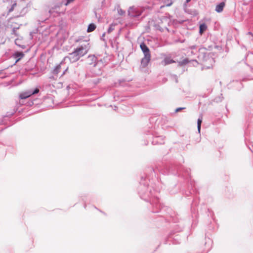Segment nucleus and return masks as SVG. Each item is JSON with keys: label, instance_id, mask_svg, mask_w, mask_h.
<instances>
[{"label": "nucleus", "instance_id": "f257e3e1", "mask_svg": "<svg viewBox=\"0 0 253 253\" xmlns=\"http://www.w3.org/2000/svg\"><path fill=\"white\" fill-rule=\"evenodd\" d=\"M88 44L81 45L76 48L73 52L70 54L69 59L71 62H75L85 55L88 50Z\"/></svg>", "mask_w": 253, "mask_h": 253}, {"label": "nucleus", "instance_id": "2eb2a0df", "mask_svg": "<svg viewBox=\"0 0 253 253\" xmlns=\"http://www.w3.org/2000/svg\"><path fill=\"white\" fill-rule=\"evenodd\" d=\"M39 92V89L38 88H36L34 91L31 92V93L33 94L38 93Z\"/></svg>", "mask_w": 253, "mask_h": 253}, {"label": "nucleus", "instance_id": "20e7f679", "mask_svg": "<svg viewBox=\"0 0 253 253\" xmlns=\"http://www.w3.org/2000/svg\"><path fill=\"white\" fill-rule=\"evenodd\" d=\"M140 47L142 50L144 55L146 54H151L149 48L144 43H142L140 44Z\"/></svg>", "mask_w": 253, "mask_h": 253}, {"label": "nucleus", "instance_id": "a211bd4d", "mask_svg": "<svg viewBox=\"0 0 253 253\" xmlns=\"http://www.w3.org/2000/svg\"><path fill=\"white\" fill-rule=\"evenodd\" d=\"M190 0H186V1H187V2H189Z\"/></svg>", "mask_w": 253, "mask_h": 253}, {"label": "nucleus", "instance_id": "f03ea898", "mask_svg": "<svg viewBox=\"0 0 253 253\" xmlns=\"http://www.w3.org/2000/svg\"><path fill=\"white\" fill-rule=\"evenodd\" d=\"M144 10V7H135L132 6L129 8L128 13L131 17H135L141 15Z\"/></svg>", "mask_w": 253, "mask_h": 253}, {"label": "nucleus", "instance_id": "423d86ee", "mask_svg": "<svg viewBox=\"0 0 253 253\" xmlns=\"http://www.w3.org/2000/svg\"><path fill=\"white\" fill-rule=\"evenodd\" d=\"M32 95V93H31V91H28L21 93L19 97L21 99H23L31 96Z\"/></svg>", "mask_w": 253, "mask_h": 253}, {"label": "nucleus", "instance_id": "ddd939ff", "mask_svg": "<svg viewBox=\"0 0 253 253\" xmlns=\"http://www.w3.org/2000/svg\"><path fill=\"white\" fill-rule=\"evenodd\" d=\"M61 69V66L60 65H57L54 69L53 73L57 74L59 72V70Z\"/></svg>", "mask_w": 253, "mask_h": 253}, {"label": "nucleus", "instance_id": "9d476101", "mask_svg": "<svg viewBox=\"0 0 253 253\" xmlns=\"http://www.w3.org/2000/svg\"><path fill=\"white\" fill-rule=\"evenodd\" d=\"M189 62V61L188 59L185 58L183 60H182L180 61H179L178 63V65L179 66H183V65H185L188 64Z\"/></svg>", "mask_w": 253, "mask_h": 253}, {"label": "nucleus", "instance_id": "f8f14e48", "mask_svg": "<svg viewBox=\"0 0 253 253\" xmlns=\"http://www.w3.org/2000/svg\"><path fill=\"white\" fill-rule=\"evenodd\" d=\"M202 122V120L201 119H198V121H197V127H198V130L199 132H200Z\"/></svg>", "mask_w": 253, "mask_h": 253}, {"label": "nucleus", "instance_id": "dca6fc26", "mask_svg": "<svg viewBox=\"0 0 253 253\" xmlns=\"http://www.w3.org/2000/svg\"><path fill=\"white\" fill-rule=\"evenodd\" d=\"M185 108L184 107H180V108H177L176 110H175V112H178L179 111L183 110V109H184Z\"/></svg>", "mask_w": 253, "mask_h": 253}, {"label": "nucleus", "instance_id": "0eeeda50", "mask_svg": "<svg viewBox=\"0 0 253 253\" xmlns=\"http://www.w3.org/2000/svg\"><path fill=\"white\" fill-rule=\"evenodd\" d=\"M24 56V54L22 52H16L14 55V57L16 59V62H18Z\"/></svg>", "mask_w": 253, "mask_h": 253}, {"label": "nucleus", "instance_id": "39448f33", "mask_svg": "<svg viewBox=\"0 0 253 253\" xmlns=\"http://www.w3.org/2000/svg\"><path fill=\"white\" fill-rule=\"evenodd\" d=\"M225 5V3L224 2H222L220 3L219 4L216 6L215 11L218 13L222 12L223 10Z\"/></svg>", "mask_w": 253, "mask_h": 253}, {"label": "nucleus", "instance_id": "6e6552de", "mask_svg": "<svg viewBox=\"0 0 253 253\" xmlns=\"http://www.w3.org/2000/svg\"><path fill=\"white\" fill-rule=\"evenodd\" d=\"M175 62V61L174 60L170 59V58L167 57V58H165V59L164 60L163 65L166 66L168 64L173 63Z\"/></svg>", "mask_w": 253, "mask_h": 253}, {"label": "nucleus", "instance_id": "1a4fd4ad", "mask_svg": "<svg viewBox=\"0 0 253 253\" xmlns=\"http://www.w3.org/2000/svg\"><path fill=\"white\" fill-rule=\"evenodd\" d=\"M207 26L205 24H202L200 26V33L202 35L204 31L206 30Z\"/></svg>", "mask_w": 253, "mask_h": 253}, {"label": "nucleus", "instance_id": "4468645a", "mask_svg": "<svg viewBox=\"0 0 253 253\" xmlns=\"http://www.w3.org/2000/svg\"><path fill=\"white\" fill-rule=\"evenodd\" d=\"M118 13L120 15H123L125 14V11L123 10H122V9H118Z\"/></svg>", "mask_w": 253, "mask_h": 253}, {"label": "nucleus", "instance_id": "7ed1b4c3", "mask_svg": "<svg viewBox=\"0 0 253 253\" xmlns=\"http://www.w3.org/2000/svg\"><path fill=\"white\" fill-rule=\"evenodd\" d=\"M151 59V54H146L144 55V57L142 59L141 64L143 67H146Z\"/></svg>", "mask_w": 253, "mask_h": 253}, {"label": "nucleus", "instance_id": "9b49d317", "mask_svg": "<svg viewBox=\"0 0 253 253\" xmlns=\"http://www.w3.org/2000/svg\"><path fill=\"white\" fill-rule=\"evenodd\" d=\"M96 28V26L93 24H90L88 27L87 31V32H91L93 31Z\"/></svg>", "mask_w": 253, "mask_h": 253}, {"label": "nucleus", "instance_id": "f3484780", "mask_svg": "<svg viewBox=\"0 0 253 253\" xmlns=\"http://www.w3.org/2000/svg\"><path fill=\"white\" fill-rule=\"evenodd\" d=\"M74 0H67V3H66V5H68L70 2L74 1Z\"/></svg>", "mask_w": 253, "mask_h": 253}]
</instances>
